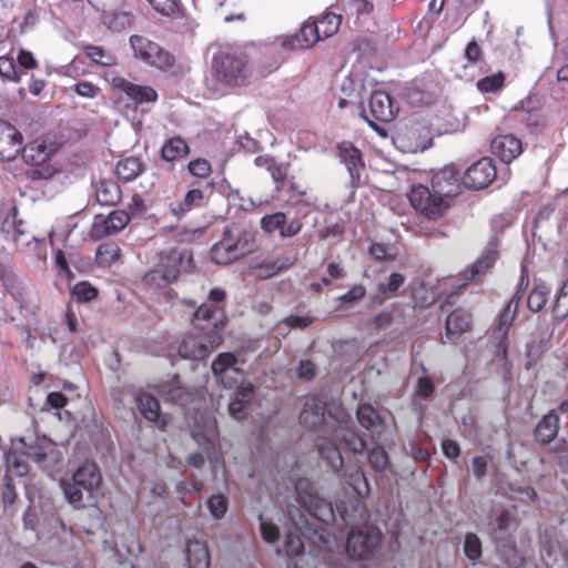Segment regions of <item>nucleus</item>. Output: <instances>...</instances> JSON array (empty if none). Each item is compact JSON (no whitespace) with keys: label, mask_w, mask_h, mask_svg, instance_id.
<instances>
[{"label":"nucleus","mask_w":568,"mask_h":568,"mask_svg":"<svg viewBox=\"0 0 568 568\" xmlns=\"http://www.w3.org/2000/svg\"><path fill=\"white\" fill-rule=\"evenodd\" d=\"M498 256L495 243H489L483 254L464 272L467 281H474L493 267Z\"/></svg>","instance_id":"a878e982"},{"label":"nucleus","mask_w":568,"mask_h":568,"mask_svg":"<svg viewBox=\"0 0 568 568\" xmlns=\"http://www.w3.org/2000/svg\"><path fill=\"white\" fill-rule=\"evenodd\" d=\"M471 323L470 314L462 308L453 311L446 320L447 337L460 335L469 329Z\"/></svg>","instance_id":"72a5a7b5"},{"label":"nucleus","mask_w":568,"mask_h":568,"mask_svg":"<svg viewBox=\"0 0 568 568\" xmlns=\"http://www.w3.org/2000/svg\"><path fill=\"white\" fill-rule=\"evenodd\" d=\"M304 551V544L297 535L290 532L285 540V554L290 557H295Z\"/></svg>","instance_id":"052dcab7"},{"label":"nucleus","mask_w":568,"mask_h":568,"mask_svg":"<svg viewBox=\"0 0 568 568\" xmlns=\"http://www.w3.org/2000/svg\"><path fill=\"white\" fill-rule=\"evenodd\" d=\"M58 151L54 142L37 139L22 149V158L29 165H43Z\"/></svg>","instance_id":"dca6fc26"},{"label":"nucleus","mask_w":568,"mask_h":568,"mask_svg":"<svg viewBox=\"0 0 568 568\" xmlns=\"http://www.w3.org/2000/svg\"><path fill=\"white\" fill-rule=\"evenodd\" d=\"M338 410H343L336 407L334 412L328 409L326 412L325 405L320 400H308L304 404L303 410L300 414V422L306 428L317 430L321 436L332 433L336 426V419L334 418Z\"/></svg>","instance_id":"6e6552de"},{"label":"nucleus","mask_w":568,"mask_h":568,"mask_svg":"<svg viewBox=\"0 0 568 568\" xmlns=\"http://www.w3.org/2000/svg\"><path fill=\"white\" fill-rule=\"evenodd\" d=\"M255 236L239 225L226 226L222 239L211 250V260L215 264L225 265L244 257L254 248Z\"/></svg>","instance_id":"7ed1b4c3"},{"label":"nucleus","mask_w":568,"mask_h":568,"mask_svg":"<svg viewBox=\"0 0 568 568\" xmlns=\"http://www.w3.org/2000/svg\"><path fill=\"white\" fill-rule=\"evenodd\" d=\"M144 171V164L136 156L121 159L115 166L119 179L130 182L136 179Z\"/></svg>","instance_id":"f704fd0d"},{"label":"nucleus","mask_w":568,"mask_h":568,"mask_svg":"<svg viewBox=\"0 0 568 568\" xmlns=\"http://www.w3.org/2000/svg\"><path fill=\"white\" fill-rule=\"evenodd\" d=\"M337 148L341 161L349 173L352 184L355 185L359 181L361 172L364 169L361 151L349 142H342Z\"/></svg>","instance_id":"4be33fe9"},{"label":"nucleus","mask_w":568,"mask_h":568,"mask_svg":"<svg viewBox=\"0 0 568 568\" xmlns=\"http://www.w3.org/2000/svg\"><path fill=\"white\" fill-rule=\"evenodd\" d=\"M505 82V75L503 72H498L493 75L485 77L477 82V88L481 92H496L503 88Z\"/></svg>","instance_id":"8fccbe9b"},{"label":"nucleus","mask_w":568,"mask_h":568,"mask_svg":"<svg viewBox=\"0 0 568 568\" xmlns=\"http://www.w3.org/2000/svg\"><path fill=\"white\" fill-rule=\"evenodd\" d=\"M130 44L134 51V55L149 64L162 71H172L175 67L174 57L158 43L134 34L130 38Z\"/></svg>","instance_id":"0eeeda50"},{"label":"nucleus","mask_w":568,"mask_h":568,"mask_svg":"<svg viewBox=\"0 0 568 568\" xmlns=\"http://www.w3.org/2000/svg\"><path fill=\"white\" fill-rule=\"evenodd\" d=\"M258 520L262 538L270 544L275 542L280 536L278 527L272 523L265 521L262 514L258 515Z\"/></svg>","instance_id":"bf43d9fd"},{"label":"nucleus","mask_w":568,"mask_h":568,"mask_svg":"<svg viewBox=\"0 0 568 568\" xmlns=\"http://www.w3.org/2000/svg\"><path fill=\"white\" fill-rule=\"evenodd\" d=\"M292 265L288 257L266 258L263 261H252L250 273L256 280L271 278Z\"/></svg>","instance_id":"5701e85b"},{"label":"nucleus","mask_w":568,"mask_h":568,"mask_svg":"<svg viewBox=\"0 0 568 568\" xmlns=\"http://www.w3.org/2000/svg\"><path fill=\"white\" fill-rule=\"evenodd\" d=\"M212 69L215 79L226 87H241L247 83L250 75L247 65L234 54L226 52L215 54Z\"/></svg>","instance_id":"39448f33"},{"label":"nucleus","mask_w":568,"mask_h":568,"mask_svg":"<svg viewBox=\"0 0 568 568\" xmlns=\"http://www.w3.org/2000/svg\"><path fill=\"white\" fill-rule=\"evenodd\" d=\"M73 295L80 302H90L98 295V290L88 282H80L74 285Z\"/></svg>","instance_id":"6e6d98bb"},{"label":"nucleus","mask_w":568,"mask_h":568,"mask_svg":"<svg viewBox=\"0 0 568 568\" xmlns=\"http://www.w3.org/2000/svg\"><path fill=\"white\" fill-rule=\"evenodd\" d=\"M316 365L310 359H302L296 368V374L301 379L311 381L316 375Z\"/></svg>","instance_id":"69168bd1"},{"label":"nucleus","mask_w":568,"mask_h":568,"mask_svg":"<svg viewBox=\"0 0 568 568\" xmlns=\"http://www.w3.org/2000/svg\"><path fill=\"white\" fill-rule=\"evenodd\" d=\"M190 153L187 143L180 136L168 139L161 148V158L165 162H174Z\"/></svg>","instance_id":"473e14b6"},{"label":"nucleus","mask_w":568,"mask_h":568,"mask_svg":"<svg viewBox=\"0 0 568 568\" xmlns=\"http://www.w3.org/2000/svg\"><path fill=\"white\" fill-rule=\"evenodd\" d=\"M496 178V168L489 158H483L470 165L463 179L467 189L481 190L487 187Z\"/></svg>","instance_id":"f8f14e48"},{"label":"nucleus","mask_w":568,"mask_h":568,"mask_svg":"<svg viewBox=\"0 0 568 568\" xmlns=\"http://www.w3.org/2000/svg\"><path fill=\"white\" fill-rule=\"evenodd\" d=\"M187 170L190 174L200 179H206L210 176L212 170L211 164L205 159H196L189 163Z\"/></svg>","instance_id":"4d7b16f0"},{"label":"nucleus","mask_w":568,"mask_h":568,"mask_svg":"<svg viewBox=\"0 0 568 568\" xmlns=\"http://www.w3.org/2000/svg\"><path fill=\"white\" fill-rule=\"evenodd\" d=\"M239 364L240 361L233 353H221L212 362V373L224 388L234 389L244 383V372Z\"/></svg>","instance_id":"9b49d317"},{"label":"nucleus","mask_w":568,"mask_h":568,"mask_svg":"<svg viewBox=\"0 0 568 568\" xmlns=\"http://www.w3.org/2000/svg\"><path fill=\"white\" fill-rule=\"evenodd\" d=\"M345 11L352 14L369 13L373 10V3L369 0H338Z\"/></svg>","instance_id":"864d4df0"},{"label":"nucleus","mask_w":568,"mask_h":568,"mask_svg":"<svg viewBox=\"0 0 568 568\" xmlns=\"http://www.w3.org/2000/svg\"><path fill=\"white\" fill-rule=\"evenodd\" d=\"M344 233V226L339 222L325 221V225L318 230V236L321 240H327L329 237H337Z\"/></svg>","instance_id":"680f3d73"},{"label":"nucleus","mask_w":568,"mask_h":568,"mask_svg":"<svg viewBox=\"0 0 568 568\" xmlns=\"http://www.w3.org/2000/svg\"><path fill=\"white\" fill-rule=\"evenodd\" d=\"M336 419V426L332 434L335 439L343 442L345 446L354 453H362L366 448V443L353 430L347 428L348 415L344 410H338V414L334 417Z\"/></svg>","instance_id":"f3484780"},{"label":"nucleus","mask_w":568,"mask_h":568,"mask_svg":"<svg viewBox=\"0 0 568 568\" xmlns=\"http://www.w3.org/2000/svg\"><path fill=\"white\" fill-rule=\"evenodd\" d=\"M260 224L265 233L272 234L278 231L282 239L297 235L303 226L298 219L287 221L286 214L283 212L264 215Z\"/></svg>","instance_id":"ddd939ff"},{"label":"nucleus","mask_w":568,"mask_h":568,"mask_svg":"<svg viewBox=\"0 0 568 568\" xmlns=\"http://www.w3.org/2000/svg\"><path fill=\"white\" fill-rule=\"evenodd\" d=\"M435 390L434 383L427 376H420L417 379L415 395L422 398H428Z\"/></svg>","instance_id":"e2e57ef3"},{"label":"nucleus","mask_w":568,"mask_h":568,"mask_svg":"<svg viewBox=\"0 0 568 568\" xmlns=\"http://www.w3.org/2000/svg\"><path fill=\"white\" fill-rule=\"evenodd\" d=\"M295 494L298 504L313 517L324 524L335 520V511L332 504L316 494L307 478H298L295 481Z\"/></svg>","instance_id":"423d86ee"},{"label":"nucleus","mask_w":568,"mask_h":568,"mask_svg":"<svg viewBox=\"0 0 568 568\" xmlns=\"http://www.w3.org/2000/svg\"><path fill=\"white\" fill-rule=\"evenodd\" d=\"M159 393L166 400L181 406L190 403L193 396V394L181 384L178 376L163 383L159 388Z\"/></svg>","instance_id":"bb28decb"},{"label":"nucleus","mask_w":568,"mask_h":568,"mask_svg":"<svg viewBox=\"0 0 568 568\" xmlns=\"http://www.w3.org/2000/svg\"><path fill=\"white\" fill-rule=\"evenodd\" d=\"M216 426L215 423L212 420L205 424V428L203 432L199 429L192 430V437L205 450H209L213 447V443L216 439Z\"/></svg>","instance_id":"37998d69"},{"label":"nucleus","mask_w":568,"mask_h":568,"mask_svg":"<svg viewBox=\"0 0 568 568\" xmlns=\"http://www.w3.org/2000/svg\"><path fill=\"white\" fill-rule=\"evenodd\" d=\"M559 416L555 409H550L536 424L532 435L536 443L541 446L551 444L559 433Z\"/></svg>","instance_id":"aec40b11"},{"label":"nucleus","mask_w":568,"mask_h":568,"mask_svg":"<svg viewBox=\"0 0 568 568\" xmlns=\"http://www.w3.org/2000/svg\"><path fill=\"white\" fill-rule=\"evenodd\" d=\"M207 508L211 516L220 520L224 518L229 509V499L223 494H214L207 499Z\"/></svg>","instance_id":"c03bdc74"},{"label":"nucleus","mask_w":568,"mask_h":568,"mask_svg":"<svg viewBox=\"0 0 568 568\" xmlns=\"http://www.w3.org/2000/svg\"><path fill=\"white\" fill-rule=\"evenodd\" d=\"M274 183H275V189L277 191H280L283 185H284V182L286 180V176H287V166L284 165V164H276L274 163L270 170H268Z\"/></svg>","instance_id":"0e129e2a"},{"label":"nucleus","mask_w":568,"mask_h":568,"mask_svg":"<svg viewBox=\"0 0 568 568\" xmlns=\"http://www.w3.org/2000/svg\"><path fill=\"white\" fill-rule=\"evenodd\" d=\"M509 490L513 494L514 498H517L521 503H532L537 498L536 490L530 486L509 484Z\"/></svg>","instance_id":"603ef678"},{"label":"nucleus","mask_w":568,"mask_h":568,"mask_svg":"<svg viewBox=\"0 0 568 568\" xmlns=\"http://www.w3.org/2000/svg\"><path fill=\"white\" fill-rule=\"evenodd\" d=\"M203 202V192L199 189H193L186 192L184 199L179 202H173L170 204L171 213L178 217L182 219L191 210L195 207H200Z\"/></svg>","instance_id":"2f4dec72"},{"label":"nucleus","mask_w":568,"mask_h":568,"mask_svg":"<svg viewBox=\"0 0 568 568\" xmlns=\"http://www.w3.org/2000/svg\"><path fill=\"white\" fill-rule=\"evenodd\" d=\"M408 200L417 212L432 220L440 217L448 207L447 201L433 187L430 190L422 184L410 190Z\"/></svg>","instance_id":"1a4fd4ad"},{"label":"nucleus","mask_w":568,"mask_h":568,"mask_svg":"<svg viewBox=\"0 0 568 568\" xmlns=\"http://www.w3.org/2000/svg\"><path fill=\"white\" fill-rule=\"evenodd\" d=\"M341 22L342 17L331 12L326 13L318 21H314V24L318 30L320 40L334 36L338 31Z\"/></svg>","instance_id":"ea45409f"},{"label":"nucleus","mask_w":568,"mask_h":568,"mask_svg":"<svg viewBox=\"0 0 568 568\" xmlns=\"http://www.w3.org/2000/svg\"><path fill=\"white\" fill-rule=\"evenodd\" d=\"M121 189L113 181H101L97 184L95 196L101 205H115L121 200Z\"/></svg>","instance_id":"e433bc0d"},{"label":"nucleus","mask_w":568,"mask_h":568,"mask_svg":"<svg viewBox=\"0 0 568 568\" xmlns=\"http://www.w3.org/2000/svg\"><path fill=\"white\" fill-rule=\"evenodd\" d=\"M320 40L318 30L314 22H306L300 32L282 42L285 49L297 50L311 48Z\"/></svg>","instance_id":"393cba45"},{"label":"nucleus","mask_w":568,"mask_h":568,"mask_svg":"<svg viewBox=\"0 0 568 568\" xmlns=\"http://www.w3.org/2000/svg\"><path fill=\"white\" fill-rule=\"evenodd\" d=\"M397 111V106L386 91L375 90L371 94L368 109H363L361 114L375 131L379 132L383 129H379L376 122L386 123L392 121Z\"/></svg>","instance_id":"9d476101"},{"label":"nucleus","mask_w":568,"mask_h":568,"mask_svg":"<svg viewBox=\"0 0 568 568\" xmlns=\"http://www.w3.org/2000/svg\"><path fill=\"white\" fill-rule=\"evenodd\" d=\"M463 549L465 556L473 565H476L483 555L481 541L474 532H467L465 535Z\"/></svg>","instance_id":"79ce46f5"},{"label":"nucleus","mask_w":568,"mask_h":568,"mask_svg":"<svg viewBox=\"0 0 568 568\" xmlns=\"http://www.w3.org/2000/svg\"><path fill=\"white\" fill-rule=\"evenodd\" d=\"M432 187L444 200L456 195L459 190V171L455 165H446L434 174L432 179Z\"/></svg>","instance_id":"4468645a"},{"label":"nucleus","mask_w":568,"mask_h":568,"mask_svg":"<svg viewBox=\"0 0 568 568\" xmlns=\"http://www.w3.org/2000/svg\"><path fill=\"white\" fill-rule=\"evenodd\" d=\"M72 479L81 485L87 493V499H91L92 494L100 488L102 474L94 463L82 464L73 474Z\"/></svg>","instance_id":"412c9836"},{"label":"nucleus","mask_w":568,"mask_h":568,"mask_svg":"<svg viewBox=\"0 0 568 568\" xmlns=\"http://www.w3.org/2000/svg\"><path fill=\"white\" fill-rule=\"evenodd\" d=\"M515 320L514 311L509 308V306H505L500 316L499 324L497 328V333L500 334L501 337L506 336L508 328L510 327L513 321Z\"/></svg>","instance_id":"774afa93"},{"label":"nucleus","mask_w":568,"mask_h":568,"mask_svg":"<svg viewBox=\"0 0 568 568\" xmlns=\"http://www.w3.org/2000/svg\"><path fill=\"white\" fill-rule=\"evenodd\" d=\"M345 478L347 485H349L357 494H362L363 487L366 489V491H368V483L361 468L356 467L353 469H347L345 473Z\"/></svg>","instance_id":"09e8293b"},{"label":"nucleus","mask_w":568,"mask_h":568,"mask_svg":"<svg viewBox=\"0 0 568 568\" xmlns=\"http://www.w3.org/2000/svg\"><path fill=\"white\" fill-rule=\"evenodd\" d=\"M549 288L544 285H537L527 298V306L532 312H539L546 304L549 295Z\"/></svg>","instance_id":"49530a36"},{"label":"nucleus","mask_w":568,"mask_h":568,"mask_svg":"<svg viewBox=\"0 0 568 568\" xmlns=\"http://www.w3.org/2000/svg\"><path fill=\"white\" fill-rule=\"evenodd\" d=\"M61 487L67 500L69 501L70 505L73 506V508L82 509L85 507L87 500L84 498L81 485H78L72 479L71 481L62 480Z\"/></svg>","instance_id":"58836bf2"},{"label":"nucleus","mask_w":568,"mask_h":568,"mask_svg":"<svg viewBox=\"0 0 568 568\" xmlns=\"http://www.w3.org/2000/svg\"><path fill=\"white\" fill-rule=\"evenodd\" d=\"M490 149L504 163H510L523 152L521 141L513 134H501L493 139Z\"/></svg>","instance_id":"6ab92c4d"},{"label":"nucleus","mask_w":568,"mask_h":568,"mask_svg":"<svg viewBox=\"0 0 568 568\" xmlns=\"http://www.w3.org/2000/svg\"><path fill=\"white\" fill-rule=\"evenodd\" d=\"M192 262V254L187 250L162 251L159 264L143 275L142 283L150 290L163 291L164 296L171 300L175 293L169 286L178 281L181 271H190L193 267Z\"/></svg>","instance_id":"f03ea898"},{"label":"nucleus","mask_w":568,"mask_h":568,"mask_svg":"<svg viewBox=\"0 0 568 568\" xmlns=\"http://www.w3.org/2000/svg\"><path fill=\"white\" fill-rule=\"evenodd\" d=\"M130 222V216L125 211H112L105 220L99 225L94 224V231L99 235H113L122 231Z\"/></svg>","instance_id":"c85d7f7f"},{"label":"nucleus","mask_w":568,"mask_h":568,"mask_svg":"<svg viewBox=\"0 0 568 568\" xmlns=\"http://www.w3.org/2000/svg\"><path fill=\"white\" fill-rule=\"evenodd\" d=\"M112 85L114 89L125 93L136 104L153 103L158 100V93L152 87L138 85L122 77L113 78Z\"/></svg>","instance_id":"a211bd4d"},{"label":"nucleus","mask_w":568,"mask_h":568,"mask_svg":"<svg viewBox=\"0 0 568 568\" xmlns=\"http://www.w3.org/2000/svg\"><path fill=\"white\" fill-rule=\"evenodd\" d=\"M84 51L87 57L94 63L101 65H112L114 63V58L110 53L105 52L101 47L88 45Z\"/></svg>","instance_id":"3c124183"},{"label":"nucleus","mask_w":568,"mask_h":568,"mask_svg":"<svg viewBox=\"0 0 568 568\" xmlns=\"http://www.w3.org/2000/svg\"><path fill=\"white\" fill-rule=\"evenodd\" d=\"M510 525V514L503 507H494L488 514L487 529L494 535L497 531H506Z\"/></svg>","instance_id":"4c0bfd02"},{"label":"nucleus","mask_w":568,"mask_h":568,"mask_svg":"<svg viewBox=\"0 0 568 568\" xmlns=\"http://www.w3.org/2000/svg\"><path fill=\"white\" fill-rule=\"evenodd\" d=\"M23 138L19 130L10 124L0 128V160L13 161L22 153Z\"/></svg>","instance_id":"2eb2a0df"},{"label":"nucleus","mask_w":568,"mask_h":568,"mask_svg":"<svg viewBox=\"0 0 568 568\" xmlns=\"http://www.w3.org/2000/svg\"><path fill=\"white\" fill-rule=\"evenodd\" d=\"M1 233L7 240H12L17 247L22 250L31 248V242L24 241L27 230L22 221H17L14 216L7 217L1 225Z\"/></svg>","instance_id":"cd10ccee"},{"label":"nucleus","mask_w":568,"mask_h":568,"mask_svg":"<svg viewBox=\"0 0 568 568\" xmlns=\"http://www.w3.org/2000/svg\"><path fill=\"white\" fill-rule=\"evenodd\" d=\"M404 283L405 276L400 273L394 272L389 274L387 281H381L377 283V291L386 297L393 296Z\"/></svg>","instance_id":"a18cd8bd"},{"label":"nucleus","mask_w":568,"mask_h":568,"mask_svg":"<svg viewBox=\"0 0 568 568\" xmlns=\"http://www.w3.org/2000/svg\"><path fill=\"white\" fill-rule=\"evenodd\" d=\"M357 419L359 425L369 430L372 434L379 433L383 428L382 419L375 408L369 404H362L358 406Z\"/></svg>","instance_id":"c9c22d12"},{"label":"nucleus","mask_w":568,"mask_h":568,"mask_svg":"<svg viewBox=\"0 0 568 568\" xmlns=\"http://www.w3.org/2000/svg\"><path fill=\"white\" fill-rule=\"evenodd\" d=\"M134 22V18L129 12H119L113 14V17L109 21V28L114 31H122L126 28L132 27Z\"/></svg>","instance_id":"13d9d810"},{"label":"nucleus","mask_w":568,"mask_h":568,"mask_svg":"<svg viewBox=\"0 0 568 568\" xmlns=\"http://www.w3.org/2000/svg\"><path fill=\"white\" fill-rule=\"evenodd\" d=\"M382 544L381 530L371 525L353 528L347 537L346 551L356 560L371 559L379 549Z\"/></svg>","instance_id":"20e7f679"},{"label":"nucleus","mask_w":568,"mask_h":568,"mask_svg":"<svg viewBox=\"0 0 568 568\" xmlns=\"http://www.w3.org/2000/svg\"><path fill=\"white\" fill-rule=\"evenodd\" d=\"M135 403L142 416L151 423H160V404L151 394L139 390L135 394Z\"/></svg>","instance_id":"7c9ffc66"},{"label":"nucleus","mask_w":568,"mask_h":568,"mask_svg":"<svg viewBox=\"0 0 568 568\" xmlns=\"http://www.w3.org/2000/svg\"><path fill=\"white\" fill-rule=\"evenodd\" d=\"M122 255L121 248L115 243H103L99 245L95 258L101 266H111L120 260Z\"/></svg>","instance_id":"a19ab883"},{"label":"nucleus","mask_w":568,"mask_h":568,"mask_svg":"<svg viewBox=\"0 0 568 568\" xmlns=\"http://www.w3.org/2000/svg\"><path fill=\"white\" fill-rule=\"evenodd\" d=\"M158 12L171 16L178 9L176 0H146Z\"/></svg>","instance_id":"338daca9"},{"label":"nucleus","mask_w":568,"mask_h":568,"mask_svg":"<svg viewBox=\"0 0 568 568\" xmlns=\"http://www.w3.org/2000/svg\"><path fill=\"white\" fill-rule=\"evenodd\" d=\"M326 435L327 438H323V442L317 444L318 454L327 466L336 473L343 468L344 459L337 446L338 439H335L332 433Z\"/></svg>","instance_id":"b1692460"},{"label":"nucleus","mask_w":568,"mask_h":568,"mask_svg":"<svg viewBox=\"0 0 568 568\" xmlns=\"http://www.w3.org/2000/svg\"><path fill=\"white\" fill-rule=\"evenodd\" d=\"M314 323V317L306 314H290L286 317H284L278 326L284 325L287 328L293 329H305L308 326H311Z\"/></svg>","instance_id":"de8ad7c7"},{"label":"nucleus","mask_w":568,"mask_h":568,"mask_svg":"<svg viewBox=\"0 0 568 568\" xmlns=\"http://www.w3.org/2000/svg\"><path fill=\"white\" fill-rule=\"evenodd\" d=\"M186 560L189 568H210V554L207 546L200 540L187 541Z\"/></svg>","instance_id":"c756f323"},{"label":"nucleus","mask_w":568,"mask_h":568,"mask_svg":"<svg viewBox=\"0 0 568 568\" xmlns=\"http://www.w3.org/2000/svg\"><path fill=\"white\" fill-rule=\"evenodd\" d=\"M192 325L203 332V335H185L179 344L178 352L182 358L200 361L222 342L221 332L225 327L223 310L211 304H202L193 314Z\"/></svg>","instance_id":"f257e3e1"},{"label":"nucleus","mask_w":568,"mask_h":568,"mask_svg":"<svg viewBox=\"0 0 568 568\" xmlns=\"http://www.w3.org/2000/svg\"><path fill=\"white\" fill-rule=\"evenodd\" d=\"M368 460L371 466L378 471L384 470L388 465L387 454L381 446H376L369 450Z\"/></svg>","instance_id":"5fc2aeb1"}]
</instances>
